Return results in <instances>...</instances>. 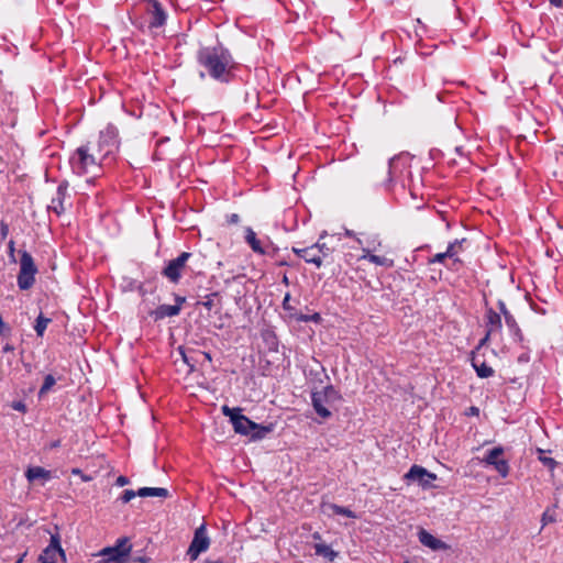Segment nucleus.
Wrapping results in <instances>:
<instances>
[{
	"label": "nucleus",
	"mask_w": 563,
	"mask_h": 563,
	"mask_svg": "<svg viewBox=\"0 0 563 563\" xmlns=\"http://www.w3.org/2000/svg\"><path fill=\"white\" fill-rule=\"evenodd\" d=\"M197 62L214 80L228 82L231 79L234 60L227 48L222 46L201 47L197 52Z\"/></svg>",
	"instance_id": "1"
},
{
	"label": "nucleus",
	"mask_w": 563,
	"mask_h": 563,
	"mask_svg": "<svg viewBox=\"0 0 563 563\" xmlns=\"http://www.w3.org/2000/svg\"><path fill=\"white\" fill-rule=\"evenodd\" d=\"M102 159L101 155L96 152L92 142H88L76 150L70 157V165L74 173L84 175L98 170Z\"/></svg>",
	"instance_id": "2"
},
{
	"label": "nucleus",
	"mask_w": 563,
	"mask_h": 563,
	"mask_svg": "<svg viewBox=\"0 0 563 563\" xmlns=\"http://www.w3.org/2000/svg\"><path fill=\"white\" fill-rule=\"evenodd\" d=\"M312 406L316 412L323 419L331 417L330 407L340 400V395L333 386H327L311 395Z\"/></svg>",
	"instance_id": "3"
},
{
	"label": "nucleus",
	"mask_w": 563,
	"mask_h": 563,
	"mask_svg": "<svg viewBox=\"0 0 563 563\" xmlns=\"http://www.w3.org/2000/svg\"><path fill=\"white\" fill-rule=\"evenodd\" d=\"M232 424L236 433L250 435L252 440H261L273 431V424L260 426L243 415L233 418Z\"/></svg>",
	"instance_id": "4"
},
{
	"label": "nucleus",
	"mask_w": 563,
	"mask_h": 563,
	"mask_svg": "<svg viewBox=\"0 0 563 563\" xmlns=\"http://www.w3.org/2000/svg\"><path fill=\"white\" fill-rule=\"evenodd\" d=\"M37 268L34 264L33 257L26 251L21 252L20 272L18 275V286L22 290L30 289L35 282V274Z\"/></svg>",
	"instance_id": "5"
},
{
	"label": "nucleus",
	"mask_w": 563,
	"mask_h": 563,
	"mask_svg": "<svg viewBox=\"0 0 563 563\" xmlns=\"http://www.w3.org/2000/svg\"><path fill=\"white\" fill-rule=\"evenodd\" d=\"M131 551V545L126 538L118 539L113 547L102 549L98 556L102 558L103 563H125Z\"/></svg>",
	"instance_id": "6"
},
{
	"label": "nucleus",
	"mask_w": 563,
	"mask_h": 563,
	"mask_svg": "<svg viewBox=\"0 0 563 563\" xmlns=\"http://www.w3.org/2000/svg\"><path fill=\"white\" fill-rule=\"evenodd\" d=\"M92 144L96 146V152L102 158L107 157L118 148V130L113 125H108L100 132L99 140Z\"/></svg>",
	"instance_id": "7"
},
{
	"label": "nucleus",
	"mask_w": 563,
	"mask_h": 563,
	"mask_svg": "<svg viewBox=\"0 0 563 563\" xmlns=\"http://www.w3.org/2000/svg\"><path fill=\"white\" fill-rule=\"evenodd\" d=\"M191 256V253L183 252L178 257L169 261L162 272L163 276H165L172 283H178L181 277V272Z\"/></svg>",
	"instance_id": "8"
},
{
	"label": "nucleus",
	"mask_w": 563,
	"mask_h": 563,
	"mask_svg": "<svg viewBox=\"0 0 563 563\" xmlns=\"http://www.w3.org/2000/svg\"><path fill=\"white\" fill-rule=\"evenodd\" d=\"M210 544V540L206 532V527L201 525L197 530L195 531L194 539L188 548L187 555L190 558L191 561L197 560L199 554L201 552H205L208 550Z\"/></svg>",
	"instance_id": "9"
},
{
	"label": "nucleus",
	"mask_w": 563,
	"mask_h": 563,
	"mask_svg": "<svg viewBox=\"0 0 563 563\" xmlns=\"http://www.w3.org/2000/svg\"><path fill=\"white\" fill-rule=\"evenodd\" d=\"M59 555L65 560V552L60 547L58 534L51 536L49 544L42 551L38 562L40 563H56V556Z\"/></svg>",
	"instance_id": "10"
},
{
	"label": "nucleus",
	"mask_w": 563,
	"mask_h": 563,
	"mask_svg": "<svg viewBox=\"0 0 563 563\" xmlns=\"http://www.w3.org/2000/svg\"><path fill=\"white\" fill-rule=\"evenodd\" d=\"M146 13L150 16V29L162 27L166 23L167 13L157 0H148Z\"/></svg>",
	"instance_id": "11"
},
{
	"label": "nucleus",
	"mask_w": 563,
	"mask_h": 563,
	"mask_svg": "<svg viewBox=\"0 0 563 563\" xmlns=\"http://www.w3.org/2000/svg\"><path fill=\"white\" fill-rule=\"evenodd\" d=\"M405 478L408 481L417 482L423 488H429L432 487V482L435 481L437 476L435 474L428 472L422 466L413 465L405 475Z\"/></svg>",
	"instance_id": "12"
},
{
	"label": "nucleus",
	"mask_w": 563,
	"mask_h": 563,
	"mask_svg": "<svg viewBox=\"0 0 563 563\" xmlns=\"http://www.w3.org/2000/svg\"><path fill=\"white\" fill-rule=\"evenodd\" d=\"M503 453V448L496 446L488 452L483 462L493 465L503 477H506L509 472V466L507 461L500 457Z\"/></svg>",
	"instance_id": "13"
},
{
	"label": "nucleus",
	"mask_w": 563,
	"mask_h": 563,
	"mask_svg": "<svg viewBox=\"0 0 563 563\" xmlns=\"http://www.w3.org/2000/svg\"><path fill=\"white\" fill-rule=\"evenodd\" d=\"M418 538L421 544L424 547L433 550V551H446L450 549V545L443 542L442 540L435 538L431 533H429L427 530L421 529L418 533Z\"/></svg>",
	"instance_id": "14"
},
{
	"label": "nucleus",
	"mask_w": 563,
	"mask_h": 563,
	"mask_svg": "<svg viewBox=\"0 0 563 563\" xmlns=\"http://www.w3.org/2000/svg\"><path fill=\"white\" fill-rule=\"evenodd\" d=\"M292 252L299 257L303 258L307 263H312L317 267L322 265V256L318 255L317 246H308V247H292Z\"/></svg>",
	"instance_id": "15"
},
{
	"label": "nucleus",
	"mask_w": 563,
	"mask_h": 563,
	"mask_svg": "<svg viewBox=\"0 0 563 563\" xmlns=\"http://www.w3.org/2000/svg\"><path fill=\"white\" fill-rule=\"evenodd\" d=\"M486 328L488 335L499 334L503 329L501 316L492 308L486 310Z\"/></svg>",
	"instance_id": "16"
},
{
	"label": "nucleus",
	"mask_w": 563,
	"mask_h": 563,
	"mask_svg": "<svg viewBox=\"0 0 563 563\" xmlns=\"http://www.w3.org/2000/svg\"><path fill=\"white\" fill-rule=\"evenodd\" d=\"M67 186L65 184H60L57 187L56 197L52 199L49 205V209L53 210L56 214H62L65 211L64 199L66 196Z\"/></svg>",
	"instance_id": "17"
},
{
	"label": "nucleus",
	"mask_w": 563,
	"mask_h": 563,
	"mask_svg": "<svg viewBox=\"0 0 563 563\" xmlns=\"http://www.w3.org/2000/svg\"><path fill=\"white\" fill-rule=\"evenodd\" d=\"M472 365L481 378H488L494 375V369L488 366L478 355H473Z\"/></svg>",
	"instance_id": "18"
},
{
	"label": "nucleus",
	"mask_w": 563,
	"mask_h": 563,
	"mask_svg": "<svg viewBox=\"0 0 563 563\" xmlns=\"http://www.w3.org/2000/svg\"><path fill=\"white\" fill-rule=\"evenodd\" d=\"M25 476L30 482L36 479H43L45 482L52 478L51 472L41 466L29 467L25 472Z\"/></svg>",
	"instance_id": "19"
},
{
	"label": "nucleus",
	"mask_w": 563,
	"mask_h": 563,
	"mask_svg": "<svg viewBox=\"0 0 563 563\" xmlns=\"http://www.w3.org/2000/svg\"><path fill=\"white\" fill-rule=\"evenodd\" d=\"M180 306L179 305H161L155 310V319H164L166 317H175L179 314L180 312Z\"/></svg>",
	"instance_id": "20"
},
{
	"label": "nucleus",
	"mask_w": 563,
	"mask_h": 563,
	"mask_svg": "<svg viewBox=\"0 0 563 563\" xmlns=\"http://www.w3.org/2000/svg\"><path fill=\"white\" fill-rule=\"evenodd\" d=\"M497 305H498V309L500 311V316L503 314L507 327L510 329V331L518 333L519 327L517 324V321H516L515 317L506 308L505 302L503 300H499Z\"/></svg>",
	"instance_id": "21"
},
{
	"label": "nucleus",
	"mask_w": 563,
	"mask_h": 563,
	"mask_svg": "<svg viewBox=\"0 0 563 563\" xmlns=\"http://www.w3.org/2000/svg\"><path fill=\"white\" fill-rule=\"evenodd\" d=\"M137 496L167 498L169 493L166 488L162 487H142L137 490Z\"/></svg>",
	"instance_id": "22"
},
{
	"label": "nucleus",
	"mask_w": 563,
	"mask_h": 563,
	"mask_svg": "<svg viewBox=\"0 0 563 563\" xmlns=\"http://www.w3.org/2000/svg\"><path fill=\"white\" fill-rule=\"evenodd\" d=\"M364 252V255L362 256V258L364 260H367L368 262L375 264V265H379V266H385V267H391L394 265V262L393 260H389L385 256H378V255H374V254H371L368 250H363Z\"/></svg>",
	"instance_id": "23"
},
{
	"label": "nucleus",
	"mask_w": 563,
	"mask_h": 563,
	"mask_svg": "<svg viewBox=\"0 0 563 563\" xmlns=\"http://www.w3.org/2000/svg\"><path fill=\"white\" fill-rule=\"evenodd\" d=\"M245 240L254 252L260 254L265 253L261 245V241L256 238L255 232L251 228H246L245 230Z\"/></svg>",
	"instance_id": "24"
},
{
	"label": "nucleus",
	"mask_w": 563,
	"mask_h": 563,
	"mask_svg": "<svg viewBox=\"0 0 563 563\" xmlns=\"http://www.w3.org/2000/svg\"><path fill=\"white\" fill-rule=\"evenodd\" d=\"M314 551L317 555H321L328 559L330 562H333L338 556V552H335L334 550L331 549V547L324 543H316Z\"/></svg>",
	"instance_id": "25"
},
{
	"label": "nucleus",
	"mask_w": 563,
	"mask_h": 563,
	"mask_svg": "<svg viewBox=\"0 0 563 563\" xmlns=\"http://www.w3.org/2000/svg\"><path fill=\"white\" fill-rule=\"evenodd\" d=\"M49 322H51V319L44 317L42 313L36 318L34 329L38 336H42L44 334Z\"/></svg>",
	"instance_id": "26"
},
{
	"label": "nucleus",
	"mask_w": 563,
	"mask_h": 563,
	"mask_svg": "<svg viewBox=\"0 0 563 563\" xmlns=\"http://www.w3.org/2000/svg\"><path fill=\"white\" fill-rule=\"evenodd\" d=\"M56 380L53 375L48 374L44 377V383L38 391V396L43 397L45 394H47L51 388L55 385Z\"/></svg>",
	"instance_id": "27"
},
{
	"label": "nucleus",
	"mask_w": 563,
	"mask_h": 563,
	"mask_svg": "<svg viewBox=\"0 0 563 563\" xmlns=\"http://www.w3.org/2000/svg\"><path fill=\"white\" fill-rule=\"evenodd\" d=\"M331 509L336 515H342L349 518H355V515L353 511H351L349 508L338 506V505H331Z\"/></svg>",
	"instance_id": "28"
},
{
	"label": "nucleus",
	"mask_w": 563,
	"mask_h": 563,
	"mask_svg": "<svg viewBox=\"0 0 563 563\" xmlns=\"http://www.w3.org/2000/svg\"><path fill=\"white\" fill-rule=\"evenodd\" d=\"M541 521H542V527L547 526L548 523L555 522V521H556V518H555V512H554V510L547 509V510L543 512V515H542Z\"/></svg>",
	"instance_id": "29"
},
{
	"label": "nucleus",
	"mask_w": 563,
	"mask_h": 563,
	"mask_svg": "<svg viewBox=\"0 0 563 563\" xmlns=\"http://www.w3.org/2000/svg\"><path fill=\"white\" fill-rule=\"evenodd\" d=\"M240 411V408H230L228 406L222 407L223 415L229 417L231 422H233V418L239 417L241 415Z\"/></svg>",
	"instance_id": "30"
},
{
	"label": "nucleus",
	"mask_w": 563,
	"mask_h": 563,
	"mask_svg": "<svg viewBox=\"0 0 563 563\" xmlns=\"http://www.w3.org/2000/svg\"><path fill=\"white\" fill-rule=\"evenodd\" d=\"M313 246H317L318 255H321L322 260L329 256L331 253V250L324 243H320L319 241L316 244H313Z\"/></svg>",
	"instance_id": "31"
},
{
	"label": "nucleus",
	"mask_w": 563,
	"mask_h": 563,
	"mask_svg": "<svg viewBox=\"0 0 563 563\" xmlns=\"http://www.w3.org/2000/svg\"><path fill=\"white\" fill-rule=\"evenodd\" d=\"M461 246L460 241H455L453 243H450L445 253L450 258H453L457 254V247Z\"/></svg>",
	"instance_id": "32"
},
{
	"label": "nucleus",
	"mask_w": 563,
	"mask_h": 563,
	"mask_svg": "<svg viewBox=\"0 0 563 563\" xmlns=\"http://www.w3.org/2000/svg\"><path fill=\"white\" fill-rule=\"evenodd\" d=\"M135 496H137V492H134L132 489H125L121 496V500L123 503H129L132 500Z\"/></svg>",
	"instance_id": "33"
},
{
	"label": "nucleus",
	"mask_w": 563,
	"mask_h": 563,
	"mask_svg": "<svg viewBox=\"0 0 563 563\" xmlns=\"http://www.w3.org/2000/svg\"><path fill=\"white\" fill-rule=\"evenodd\" d=\"M214 296H216V295H210V296H208V297H207V299H206L205 301H200V302H198V305H201V306H203L206 309L211 310V309L213 308V306H214V301H213V297H214Z\"/></svg>",
	"instance_id": "34"
},
{
	"label": "nucleus",
	"mask_w": 563,
	"mask_h": 563,
	"mask_svg": "<svg viewBox=\"0 0 563 563\" xmlns=\"http://www.w3.org/2000/svg\"><path fill=\"white\" fill-rule=\"evenodd\" d=\"M446 257H449V256L446 255L445 252L438 253L432 258L429 260V263H431V264H433V263H442Z\"/></svg>",
	"instance_id": "35"
},
{
	"label": "nucleus",
	"mask_w": 563,
	"mask_h": 563,
	"mask_svg": "<svg viewBox=\"0 0 563 563\" xmlns=\"http://www.w3.org/2000/svg\"><path fill=\"white\" fill-rule=\"evenodd\" d=\"M540 460L544 465L549 466L550 468H554V466L556 465V462L551 457H541Z\"/></svg>",
	"instance_id": "36"
},
{
	"label": "nucleus",
	"mask_w": 563,
	"mask_h": 563,
	"mask_svg": "<svg viewBox=\"0 0 563 563\" xmlns=\"http://www.w3.org/2000/svg\"><path fill=\"white\" fill-rule=\"evenodd\" d=\"M9 233V227L7 223L1 222L0 223V234L2 239H5Z\"/></svg>",
	"instance_id": "37"
},
{
	"label": "nucleus",
	"mask_w": 563,
	"mask_h": 563,
	"mask_svg": "<svg viewBox=\"0 0 563 563\" xmlns=\"http://www.w3.org/2000/svg\"><path fill=\"white\" fill-rule=\"evenodd\" d=\"M115 484L120 487H123L129 484V478L121 475L117 478Z\"/></svg>",
	"instance_id": "38"
},
{
	"label": "nucleus",
	"mask_w": 563,
	"mask_h": 563,
	"mask_svg": "<svg viewBox=\"0 0 563 563\" xmlns=\"http://www.w3.org/2000/svg\"><path fill=\"white\" fill-rule=\"evenodd\" d=\"M8 249H9V254H10L11 256H13L14 251H15V249H14V241H12V240H11V241L9 242V244H8Z\"/></svg>",
	"instance_id": "39"
},
{
	"label": "nucleus",
	"mask_w": 563,
	"mask_h": 563,
	"mask_svg": "<svg viewBox=\"0 0 563 563\" xmlns=\"http://www.w3.org/2000/svg\"><path fill=\"white\" fill-rule=\"evenodd\" d=\"M550 2L558 8H563V0H550Z\"/></svg>",
	"instance_id": "40"
},
{
	"label": "nucleus",
	"mask_w": 563,
	"mask_h": 563,
	"mask_svg": "<svg viewBox=\"0 0 563 563\" xmlns=\"http://www.w3.org/2000/svg\"><path fill=\"white\" fill-rule=\"evenodd\" d=\"M230 222L231 223H238L239 222V216L236 213H233L230 216Z\"/></svg>",
	"instance_id": "41"
},
{
	"label": "nucleus",
	"mask_w": 563,
	"mask_h": 563,
	"mask_svg": "<svg viewBox=\"0 0 563 563\" xmlns=\"http://www.w3.org/2000/svg\"><path fill=\"white\" fill-rule=\"evenodd\" d=\"M490 336H492V335H488V331H486L485 336H484V338L481 340V342H479V346H481V345H483V344H485V343L489 340V338H490Z\"/></svg>",
	"instance_id": "42"
},
{
	"label": "nucleus",
	"mask_w": 563,
	"mask_h": 563,
	"mask_svg": "<svg viewBox=\"0 0 563 563\" xmlns=\"http://www.w3.org/2000/svg\"><path fill=\"white\" fill-rule=\"evenodd\" d=\"M14 350L13 345L7 343L4 346H3V352H12Z\"/></svg>",
	"instance_id": "43"
},
{
	"label": "nucleus",
	"mask_w": 563,
	"mask_h": 563,
	"mask_svg": "<svg viewBox=\"0 0 563 563\" xmlns=\"http://www.w3.org/2000/svg\"><path fill=\"white\" fill-rule=\"evenodd\" d=\"M180 354L183 355L184 361H185V362H186V363H187V364L192 368V367H194V365H191V364L189 363V358L186 356L185 352H184V351H180Z\"/></svg>",
	"instance_id": "44"
},
{
	"label": "nucleus",
	"mask_w": 563,
	"mask_h": 563,
	"mask_svg": "<svg viewBox=\"0 0 563 563\" xmlns=\"http://www.w3.org/2000/svg\"><path fill=\"white\" fill-rule=\"evenodd\" d=\"M289 297H290V296H289V294H287V295L285 296V298H284V302H283V305H284V308H285V309H288L287 303H288V301H289Z\"/></svg>",
	"instance_id": "45"
},
{
	"label": "nucleus",
	"mask_w": 563,
	"mask_h": 563,
	"mask_svg": "<svg viewBox=\"0 0 563 563\" xmlns=\"http://www.w3.org/2000/svg\"><path fill=\"white\" fill-rule=\"evenodd\" d=\"M13 408L16 409V410H23L24 409V405L21 404V402H18V404L13 405Z\"/></svg>",
	"instance_id": "46"
},
{
	"label": "nucleus",
	"mask_w": 563,
	"mask_h": 563,
	"mask_svg": "<svg viewBox=\"0 0 563 563\" xmlns=\"http://www.w3.org/2000/svg\"><path fill=\"white\" fill-rule=\"evenodd\" d=\"M184 301H185V298H184V297H177V298H176V302H177L176 305H179V306H180Z\"/></svg>",
	"instance_id": "47"
},
{
	"label": "nucleus",
	"mask_w": 563,
	"mask_h": 563,
	"mask_svg": "<svg viewBox=\"0 0 563 563\" xmlns=\"http://www.w3.org/2000/svg\"><path fill=\"white\" fill-rule=\"evenodd\" d=\"M312 538H313L314 540H320V539H321V536H320V533H319V532H314V533L312 534Z\"/></svg>",
	"instance_id": "48"
},
{
	"label": "nucleus",
	"mask_w": 563,
	"mask_h": 563,
	"mask_svg": "<svg viewBox=\"0 0 563 563\" xmlns=\"http://www.w3.org/2000/svg\"><path fill=\"white\" fill-rule=\"evenodd\" d=\"M26 555V553H24L15 563H22L23 561V558Z\"/></svg>",
	"instance_id": "49"
},
{
	"label": "nucleus",
	"mask_w": 563,
	"mask_h": 563,
	"mask_svg": "<svg viewBox=\"0 0 563 563\" xmlns=\"http://www.w3.org/2000/svg\"><path fill=\"white\" fill-rule=\"evenodd\" d=\"M345 234H346L347 236H353V232H352V231H350V230H346Z\"/></svg>",
	"instance_id": "50"
},
{
	"label": "nucleus",
	"mask_w": 563,
	"mask_h": 563,
	"mask_svg": "<svg viewBox=\"0 0 563 563\" xmlns=\"http://www.w3.org/2000/svg\"><path fill=\"white\" fill-rule=\"evenodd\" d=\"M141 563H146L147 562V559H143V558H140L139 560Z\"/></svg>",
	"instance_id": "51"
},
{
	"label": "nucleus",
	"mask_w": 563,
	"mask_h": 563,
	"mask_svg": "<svg viewBox=\"0 0 563 563\" xmlns=\"http://www.w3.org/2000/svg\"><path fill=\"white\" fill-rule=\"evenodd\" d=\"M284 283L288 284V278L287 276H284V279H283Z\"/></svg>",
	"instance_id": "52"
},
{
	"label": "nucleus",
	"mask_w": 563,
	"mask_h": 563,
	"mask_svg": "<svg viewBox=\"0 0 563 563\" xmlns=\"http://www.w3.org/2000/svg\"><path fill=\"white\" fill-rule=\"evenodd\" d=\"M205 75H206V74H205L203 71H201V73H200V77H201V78H203V77H205Z\"/></svg>",
	"instance_id": "53"
},
{
	"label": "nucleus",
	"mask_w": 563,
	"mask_h": 563,
	"mask_svg": "<svg viewBox=\"0 0 563 563\" xmlns=\"http://www.w3.org/2000/svg\"><path fill=\"white\" fill-rule=\"evenodd\" d=\"M319 319V314H314L313 320Z\"/></svg>",
	"instance_id": "54"
}]
</instances>
